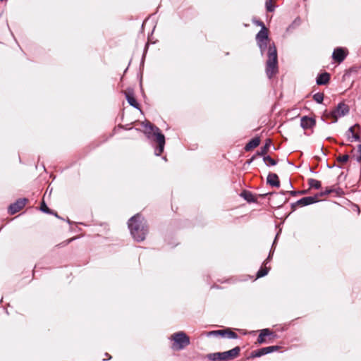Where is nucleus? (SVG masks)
Masks as SVG:
<instances>
[{
	"instance_id": "nucleus-1",
	"label": "nucleus",
	"mask_w": 361,
	"mask_h": 361,
	"mask_svg": "<svg viewBox=\"0 0 361 361\" xmlns=\"http://www.w3.org/2000/svg\"><path fill=\"white\" fill-rule=\"evenodd\" d=\"M257 44L263 56L267 50V60L265 72L267 78L271 79L279 71L277 49L274 42H271L269 37V30L261 28L255 37Z\"/></svg>"
},
{
	"instance_id": "nucleus-2",
	"label": "nucleus",
	"mask_w": 361,
	"mask_h": 361,
	"mask_svg": "<svg viewBox=\"0 0 361 361\" xmlns=\"http://www.w3.org/2000/svg\"><path fill=\"white\" fill-rule=\"evenodd\" d=\"M128 227L135 241L140 243L145 240L148 233V226L142 214L137 213L130 217L128 221Z\"/></svg>"
},
{
	"instance_id": "nucleus-3",
	"label": "nucleus",
	"mask_w": 361,
	"mask_h": 361,
	"mask_svg": "<svg viewBox=\"0 0 361 361\" xmlns=\"http://www.w3.org/2000/svg\"><path fill=\"white\" fill-rule=\"evenodd\" d=\"M144 126L146 128L145 134L148 139L152 140L157 142L158 146L155 149L154 154L156 156H160L164 152L165 146V136L161 132L160 129L152 124V123L147 121Z\"/></svg>"
},
{
	"instance_id": "nucleus-4",
	"label": "nucleus",
	"mask_w": 361,
	"mask_h": 361,
	"mask_svg": "<svg viewBox=\"0 0 361 361\" xmlns=\"http://www.w3.org/2000/svg\"><path fill=\"white\" fill-rule=\"evenodd\" d=\"M350 112V107L343 102H341L338 105L331 111H328L326 110L323 116L326 118L332 119L331 123H335L338 121V118L348 115Z\"/></svg>"
},
{
	"instance_id": "nucleus-5",
	"label": "nucleus",
	"mask_w": 361,
	"mask_h": 361,
	"mask_svg": "<svg viewBox=\"0 0 361 361\" xmlns=\"http://www.w3.org/2000/svg\"><path fill=\"white\" fill-rule=\"evenodd\" d=\"M267 195L269 196V200L270 204L273 207L275 208H281L288 200V198H285L283 197L285 195L281 194V191L280 192H271L263 195H259V196L263 197Z\"/></svg>"
},
{
	"instance_id": "nucleus-6",
	"label": "nucleus",
	"mask_w": 361,
	"mask_h": 361,
	"mask_svg": "<svg viewBox=\"0 0 361 361\" xmlns=\"http://www.w3.org/2000/svg\"><path fill=\"white\" fill-rule=\"evenodd\" d=\"M174 344L177 345L178 350L183 349L190 344V338L183 331L175 333L172 336Z\"/></svg>"
},
{
	"instance_id": "nucleus-7",
	"label": "nucleus",
	"mask_w": 361,
	"mask_h": 361,
	"mask_svg": "<svg viewBox=\"0 0 361 361\" xmlns=\"http://www.w3.org/2000/svg\"><path fill=\"white\" fill-rule=\"evenodd\" d=\"M345 136L351 142L353 140L361 142V126L356 123L353 126L350 127L345 132Z\"/></svg>"
},
{
	"instance_id": "nucleus-8",
	"label": "nucleus",
	"mask_w": 361,
	"mask_h": 361,
	"mask_svg": "<svg viewBox=\"0 0 361 361\" xmlns=\"http://www.w3.org/2000/svg\"><path fill=\"white\" fill-rule=\"evenodd\" d=\"M208 336H221L229 339H237L238 335L229 328L209 331Z\"/></svg>"
},
{
	"instance_id": "nucleus-9",
	"label": "nucleus",
	"mask_w": 361,
	"mask_h": 361,
	"mask_svg": "<svg viewBox=\"0 0 361 361\" xmlns=\"http://www.w3.org/2000/svg\"><path fill=\"white\" fill-rule=\"evenodd\" d=\"M319 201L317 200V196H307L304 197L295 202L291 204L290 207L293 211H295L298 207H305L317 203Z\"/></svg>"
},
{
	"instance_id": "nucleus-10",
	"label": "nucleus",
	"mask_w": 361,
	"mask_h": 361,
	"mask_svg": "<svg viewBox=\"0 0 361 361\" xmlns=\"http://www.w3.org/2000/svg\"><path fill=\"white\" fill-rule=\"evenodd\" d=\"M27 201V198H19L8 206V212L11 215L15 214L25 207Z\"/></svg>"
},
{
	"instance_id": "nucleus-11",
	"label": "nucleus",
	"mask_w": 361,
	"mask_h": 361,
	"mask_svg": "<svg viewBox=\"0 0 361 361\" xmlns=\"http://www.w3.org/2000/svg\"><path fill=\"white\" fill-rule=\"evenodd\" d=\"M348 53V50L345 48L336 47L333 51L332 58L336 62L341 63L345 60Z\"/></svg>"
},
{
	"instance_id": "nucleus-12",
	"label": "nucleus",
	"mask_w": 361,
	"mask_h": 361,
	"mask_svg": "<svg viewBox=\"0 0 361 361\" xmlns=\"http://www.w3.org/2000/svg\"><path fill=\"white\" fill-rule=\"evenodd\" d=\"M266 336H269V337H271V338H274L277 336L274 331H272L269 329H267V328L263 329L260 331V333L258 336L257 343L259 344L266 343V339H265Z\"/></svg>"
},
{
	"instance_id": "nucleus-13",
	"label": "nucleus",
	"mask_w": 361,
	"mask_h": 361,
	"mask_svg": "<svg viewBox=\"0 0 361 361\" xmlns=\"http://www.w3.org/2000/svg\"><path fill=\"white\" fill-rule=\"evenodd\" d=\"M240 348L239 346H236L231 350L222 352L224 361L231 360L237 357L240 352Z\"/></svg>"
},
{
	"instance_id": "nucleus-14",
	"label": "nucleus",
	"mask_w": 361,
	"mask_h": 361,
	"mask_svg": "<svg viewBox=\"0 0 361 361\" xmlns=\"http://www.w3.org/2000/svg\"><path fill=\"white\" fill-rule=\"evenodd\" d=\"M125 96L127 102L131 106L140 109V104L134 97V91L133 89L128 88L127 91L125 92Z\"/></svg>"
},
{
	"instance_id": "nucleus-15",
	"label": "nucleus",
	"mask_w": 361,
	"mask_h": 361,
	"mask_svg": "<svg viewBox=\"0 0 361 361\" xmlns=\"http://www.w3.org/2000/svg\"><path fill=\"white\" fill-rule=\"evenodd\" d=\"M316 125V120L312 117L304 116L300 119V126L304 130L312 128Z\"/></svg>"
},
{
	"instance_id": "nucleus-16",
	"label": "nucleus",
	"mask_w": 361,
	"mask_h": 361,
	"mask_svg": "<svg viewBox=\"0 0 361 361\" xmlns=\"http://www.w3.org/2000/svg\"><path fill=\"white\" fill-rule=\"evenodd\" d=\"M267 183L271 187L279 188L280 180L278 175L270 172L267 178Z\"/></svg>"
},
{
	"instance_id": "nucleus-17",
	"label": "nucleus",
	"mask_w": 361,
	"mask_h": 361,
	"mask_svg": "<svg viewBox=\"0 0 361 361\" xmlns=\"http://www.w3.org/2000/svg\"><path fill=\"white\" fill-rule=\"evenodd\" d=\"M331 75L327 72L318 74L316 78V83L318 85H325L329 83Z\"/></svg>"
},
{
	"instance_id": "nucleus-18",
	"label": "nucleus",
	"mask_w": 361,
	"mask_h": 361,
	"mask_svg": "<svg viewBox=\"0 0 361 361\" xmlns=\"http://www.w3.org/2000/svg\"><path fill=\"white\" fill-rule=\"evenodd\" d=\"M270 353L269 347H264L255 350H253L250 355L249 358H256V357H260L263 355H267Z\"/></svg>"
},
{
	"instance_id": "nucleus-19",
	"label": "nucleus",
	"mask_w": 361,
	"mask_h": 361,
	"mask_svg": "<svg viewBox=\"0 0 361 361\" xmlns=\"http://www.w3.org/2000/svg\"><path fill=\"white\" fill-rule=\"evenodd\" d=\"M240 197H242L248 203L257 202V198L249 190H243L240 193Z\"/></svg>"
},
{
	"instance_id": "nucleus-20",
	"label": "nucleus",
	"mask_w": 361,
	"mask_h": 361,
	"mask_svg": "<svg viewBox=\"0 0 361 361\" xmlns=\"http://www.w3.org/2000/svg\"><path fill=\"white\" fill-rule=\"evenodd\" d=\"M260 144V138L259 137H255L252 138L245 146L244 149L246 152H249L254 148L258 147Z\"/></svg>"
},
{
	"instance_id": "nucleus-21",
	"label": "nucleus",
	"mask_w": 361,
	"mask_h": 361,
	"mask_svg": "<svg viewBox=\"0 0 361 361\" xmlns=\"http://www.w3.org/2000/svg\"><path fill=\"white\" fill-rule=\"evenodd\" d=\"M271 140L268 138L265 140V143L264 146H262L259 150H257L256 152V155L259 157H264L267 155V153L271 147Z\"/></svg>"
},
{
	"instance_id": "nucleus-22",
	"label": "nucleus",
	"mask_w": 361,
	"mask_h": 361,
	"mask_svg": "<svg viewBox=\"0 0 361 361\" xmlns=\"http://www.w3.org/2000/svg\"><path fill=\"white\" fill-rule=\"evenodd\" d=\"M332 192H336L337 195H340L343 191L341 188L333 189L327 188L324 191H321L320 192L316 194L314 196H317V200H319V197L326 196Z\"/></svg>"
},
{
	"instance_id": "nucleus-23",
	"label": "nucleus",
	"mask_w": 361,
	"mask_h": 361,
	"mask_svg": "<svg viewBox=\"0 0 361 361\" xmlns=\"http://www.w3.org/2000/svg\"><path fill=\"white\" fill-rule=\"evenodd\" d=\"M207 357L211 361H224L222 352L209 353L207 355Z\"/></svg>"
},
{
	"instance_id": "nucleus-24",
	"label": "nucleus",
	"mask_w": 361,
	"mask_h": 361,
	"mask_svg": "<svg viewBox=\"0 0 361 361\" xmlns=\"http://www.w3.org/2000/svg\"><path fill=\"white\" fill-rule=\"evenodd\" d=\"M270 269V267H267L266 265H264V267H261L257 272V279H259L267 276Z\"/></svg>"
},
{
	"instance_id": "nucleus-25",
	"label": "nucleus",
	"mask_w": 361,
	"mask_h": 361,
	"mask_svg": "<svg viewBox=\"0 0 361 361\" xmlns=\"http://www.w3.org/2000/svg\"><path fill=\"white\" fill-rule=\"evenodd\" d=\"M301 19L300 17H297L290 25H288V27L286 28L287 32H290L293 30L294 29L298 27L301 24Z\"/></svg>"
},
{
	"instance_id": "nucleus-26",
	"label": "nucleus",
	"mask_w": 361,
	"mask_h": 361,
	"mask_svg": "<svg viewBox=\"0 0 361 361\" xmlns=\"http://www.w3.org/2000/svg\"><path fill=\"white\" fill-rule=\"evenodd\" d=\"M263 161H264L265 165L268 167L275 166L278 163V161L276 160L271 158L269 155L264 156Z\"/></svg>"
},
{
	"instance_id": "nucleus-27",
	"label": "nucleus",
	"mask_w": 361,
	"mask_h": 361,
	"mask_svg": "<svg viewBox=\"0 0 361 361\" xmlns=\"http://www.w3.org/2000/svg\"><path fill=\"white\" fill-rule=\"evenodd\" d=\"M307 181L310 188H314L318 190L322 187L321 181L318 180L314 178H309Z\"/></svg>"
},
{
	"instance_id": "nucleus-28",
	"label": "nucleus",
	"mask_w": 361,
	"mask_h": 361,
	"mask_svg": "<svg viewBox=\"0 0 361 361\" xmlns=\"http://www.w3.org/2000/svg\"><path fill=\"white\" fill-rule=\"evenodd\" d=\"M307 192V190H291V191H283V190H282L281 191V194H283V195L289 194L290 195H291L293 197H295V196H297V195H304V194H306Z\"/></svg>"
},
{
	"instance_id": "nucleus-29",
	"label": "nucleus",
	"mask_w": 361,
	"mask_h": 361,
	"mask_svg": "<svg viewBox=\"0 0 361 361\" xmlns=\"http://www.w3.org/2000/svg\"><path fill=\"white\" fill-rule=\"evenodd\" d=\"M278 235H279V233L276 234V237H275V239L274 240V243L272 244V246H271V248L270 250V252L269 253V255L267 257V258L263 262V264L264 265H266L272 258V256H273V254H274V249H273V247L276 241V239L278 238Z\"/></svg>"
},
{
	"instance_id": "nucleus-30",
	"label": "nucleus",
	"mask_w": 361,
	"mask_h": 361,
	"mask_svg": "<svg viewBox=\"0 0 361 361\" xmlns=\"http://www.w3.org/2000/svg\"><path fill=\"white\" fill-rule=\"evenodd\" d=\"M39 209L41 212L46 214H54V210L49 209L44 200L41 203Z\"/></svg>"
},
{
	"instance_id": "nucleus-31",
	"label": "nucleus",
	"mask_w": 361,
	"mask_h": 361,
	"mask_svg": "<svg viewBox=\"0 0 361 361\" xmlns=\"http://www.w3.org/2000/svg\"><path fill=\"white\" fill-rule=\"evenodd\" d=\"M324 94L322 92L315 93L313 95V99L318 104H322L324 101Z\"/></svg>"
},
{
	"instance_id": "nucleus-32",
	"label": "nucleus",
	"mask_w": 361,
	"mask_h": 361,
	"mask_svg": "<svg viewBox=\"0 0 361 361\" xmlns=\"http://www.w3.org/2000/svg\"><path fill=\"white\" fill-rule=\"evenodd\" d=\"M265 6L268 12H273L275 9V6L272 4V0H266Z\"/></svg>"
},
{
	"instance_id": "nucleus-33",
	"label": "nucleus",
	"mask_w": 361,
	"mask_h": 361,
	"mask_svg": "<svg viewBox=\"0 0 361 361\" xmlns=\"http://www.w3.org/2000/svg\"><path fill=\"white\" fill-rule=\"evenodd\" d=\"M75 239V238H71L68 240H66L63 241L62 243L57 244L56 245V247H65V246L68 245L69 243H71V242H73Z\"/></svg>"
},
{
	"instance_id": "nucleus-34",
	"label": "nucleus",
	"mask_w": 361,
	"mask_h": 361,
	"mask_svg": "<svg viewBox=\"0 0 361 361\" xmlns=\"http://www.w3.org/2000/svg\"><path fill=\"white\" fill-rule=\"evenodd\" d=\"M349 158H350L349 155L344 154L343 156H338L336 158V160H337V161L341 162V163H346L349 160Z\"/></svg>"
},
{
	"instance_id": "nucleus-35",
	"label": "nucleus",
	"mask_w": 361,
	"mask_h": 361,
	"mask_svg": "<svg viewBox=\"0 0 361 361\" xmlns=\"http://www.w3.org/2000/svg\"><path fill=\"white\" fill-rule=\"evenodd\" d=\"M253 23L255 25H257L258 26H260L261 28H262V27L263 28H267L265 25H264V23L262 20H253Z\"/></svg>"
},
{
	"instance_id": "nucleus-36",
	"label": "nucleus",
	"mask_w": 361,
	"mask_h": 361,
	"mask_svg": "<svg viewBox=\"0 0 361 361\" xmlns=\"http://www.w3.org/2000/svg\"><path fill=\"white\" fill-rule=\"evenodd\" d=\"M268 347H269L270 353L277 351L281 348V347L279 345H271V346H268Z\"/></svg>"
},
{
	"instance_id": "nucleus-37",
	"label": "nucleus",
	"mask_w": 361,
	"mask_h": 361,
	"mask_svg": "<svg viewBox=\"0 0 361 361\" xmlns=\"http://www.w3.org/2000/svg\"><path fill=\"white\" fill-rule=\"evenodd\" d=\"M257 157V155L254 154L250 159L247 160L245 163V164H247V165H250L251 164V163L256 159V157Z\"/></svg>"
},
{
	"instance_id": "nucleus-38",
	"label": "nucleus",
	"mask_w": 361,
	"mask_h": 361,
	"mask_svg": "<svg viewBox=\"0 0 361 361\" xmlns=\"http://www.w3.org/2000/svg\"><path fill=\"white\" fill-rule=\"evenodd\" d=\"M358 152L360 153V156L357 157L356 161L359 163H361V144L358 145Z\"/></svg>"
},
{
	"instance_id": "nucleus-39",
	"label": "nucleus",
	"mask_w": 361,
	"mask_h": 361,
	"mask_svg": "<svg viewBox=\"0 0 361 361\" xmlns=\"http://www.w3.org/2000/svg\"><path fill=\"white\" fill-rule=\"evenodd\" d=\"M52 215H54V216H56V218L58 219H63L60 216H59V214H57V212H54V214H51Z\"/></svg>"
},
{
	"instance_id": "nucleus-40",
	"label": "nucleus",
	"mask_w": 361,
	"mask_h": 361,
	"mask_svg": "<svg viewBox=\"0 0 361 361\" xmlns=\"http://www.w3.org/2000/svg\"><path fill=\"white\" fill-rule=\"evenodd\" d=\"M349 71L350 72H353V71H357V68L356 67H351L350 69H349Z\"/></svg>"
},
{
	"instance_id": "nucleus-41",
	"label": "nucleus",
	"mask_w": 361,
	"mask_h": 361,
	"mask_svg": "<svg viewBox=\"0 0 361 361\" xmlns=\"http://www.w3.org/2000/svg\"><path fill=\"white\" fill-rule=\"evenodd\" d=\"M105 355H106V357H108V358L106 360H110L111 358V356L109 355V354L107 353H105Z\"/></svg>"
},
{
	"instance_id": "nucleus-42",
	"label": "nucleus",
	"mask_w": 361,
	"mask_h": 361,
	"mask_svg": "<svg viewBox=\"0 0 361 361\" xmlns=\"http://www.w3.org/2000/svg\"><path fill=\"white\" fill-rule=\"evenodd\" d=\"M36 269H37V266L35 265V269H34V270H33V276H35Z\"/></svg>"
},
{
	"instance_id": "nucleus-43",
	"label": "nucleus",
	"mask_w": 361,
	"mask_h": 361,
	"mask_svg": "<svg viewBox=\"0 0 361 361\" xmlns=\"http://www.w3.org/2000/svg\"><path fill=\"white\" fill-rule=\"evenodd\" d=\"M355 133H357L360 135V133H361V130H358V129H355Z\"/></svg>"
},
{
	"instance_id": "nucleus-44",
	"label": "nucleus",
	"mask_w": 361,
	"mask_h": 361,
	"mask_svg": "<svg viewBox=\"0 0 361 361\" xmlns=\"http://www.w3.org/2000/svg\"><path fill=\"white\" fill-rule=\"evenodd\" d=\"M289 186H290V188H293V184L290 180H289Z\"/></svg>"
},
{
	"instance_id": "nucleus-45",
	"label": "nucleus",
	"mask_w": 361,
	"mask_h": 361,
	"mask_svg": "<svg viewBox=\"0 0 361 361\" xmlns=\"http://www.w3.org/2000/svg\"><path fill=\"white\" fill-rule=\"evenodd\" d=\"M67 222H68V224H71V221L68 219H67Z\"/></svg>"
},
{
	"instance_id": "nucleus-46",
	"label": "nucleus",
	"mask_w": 361,
	"mask_h": 361,
	"mask_svg": "<svg viewBox=\"0 0 361 361\" xmlns=\"http://www.w3.org/2000/svg\"><path fill=\"white\" fill-rule=\"evenodd\" d=\"M327 140H333L331 137H327Z\"/></svg>"
},
{
	"instance_id": "nucleus-47",
	"label": "nucleus",
	"mask_w": 361,
	"mask_h": 361,
	"mask_svg": "<svg viewBox=\"0 0 361 361\" xmlns=\"http://www.w3.org/2000/svg\"><path fill=\"white\" fill-rule=\"evenodd\" d=\"M310 171L314 173V171L310 168Z\"/></svg>"
},
{
	"instance_id": "nucleus-48",
	"label": "nucleus",
	"mask_w": 361,
	"mask_h": 361,
	"mask_svg": "<svg viewBox=\"0 0 361 361\" xmlns=\"http://www.w3.org/2000/svg\"><path fill=\"white\" fill-rule=\"evenodd\" d=\"M128 71V68H126L124 73Z\"/></svg>"
},
{
	"instance_id": "nucleus-49",
	"label": "nucleus",
	"mask_w": 361,
	"mask_h": 361,
	"mask_svg": "<svg viewBox=\"0 0 361 361\" xmlns=\"http://www.w3.org/2000/svg\"><path fill=\"white\" fill-rule=\"evenodd\" d=\"M140 84L142 83V77L140 78Z\"/></svg>"
}]
</instances>
